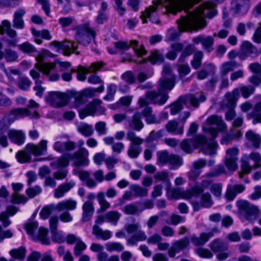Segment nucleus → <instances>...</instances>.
I'll use <instances>...</instances> for the list:
<instances>
[{"instance_id": "obj_1", "label": "nucleus", "mask_w": 261, "mask_h": 261, "mask_svg": "<svg viewBox=\"0 0 261 261\" xmlns=\"http://www.w3.org/2000/svg\"><path fill=\"white\" fill-rule=\"evenodd\" d=\"M199 0H174L173 5L166 7L165 0H158L153 2V5L146 8L142 15L143 23H146L148 19L153 23L160 22L159 13H172L175 14L177 12L184 10L185 15L181 16L180 19L177 21L178 30L170 29L166 34V39L173 41L177 40L180 32L186 31H197L203 29L206 25L205 18H212L217 14L216 5L212 2H206L201 4L194 11H189V9Z\"/></svg>"}, {"instance_id": "obj_2", "label": "nucleus", "mask_w": 261, "mask_h": 261, "mask_svg": "<svg viewBox=\"0 0 261 261\" xmlns=\"http://www.w3.org/2000/svg\"><path fill=\"white\" fill-rule=\"evenodd\" d=\"M226 128V125L222 117L211 116L206 119L204 125L202 126V130L204 132L208 133L212 139L208 141L204 136L198 135L192 139L184 140L180 143V148L185 152L190 153L194 149L201 147L204 154H215L218 143L214 139L217 137L219 132L224 130Z\"/></svg>"}, {"instance_id": "obj_3", "label": "nucleus", "mask_w": 261, "mask_h": 261, "mask_svg": "<svg viewBox=\"0 0 261 261\" xmlns=\"http://www.w3.org/2000/svg\"><path fill=\"white\" fill-rule=\"evenodd\" d=\"M175 76L172 73L169 65H165L162 71V77L158 82V92L155 90L147 91L145 96L141 97L139 99L140 107L148 103H155L162 106L167 101L169 92L175 86Z\"/></svg>"}, {"instance_id": "obj_4", "label": "nucleus", "mask_w": 261, "mask_h": 261, "mask_svg": "<svg viewBox=\"0 0 261 261\" xmlns=\"http://www.w3.org/2000/svg\"><path fill=\"white\" fill-rule=\"evenodd\" d=\"M83 140H79L77 144L80 148L73 153H67L51 163V166L59 168L62 166H68L69 160H75L73 165L76 167L88 166L90 161L88 159L89 151L85 148L82 147L84 145Z\"/></svg>"}, {"instance_id": "obj_5", "label": "nucleus", "mask_w": 261, "mask_h": 261, "mask_svg": "<svg viewBox=\"0 0 261 261\" xmlns=\"http://www.w3.org/2000/svg\"><path fill=\"white\" fill-rule=\"evenodd\" d=\"M206 100V97L203 93L196 95H189L180 96L177 100L171 106L170 112L172 115L177 114L183 109L184 105L188 107L190 105L195 108L199 106L200 102H203Z\"/></svg>"}, {"instance_id": "obj_6", "label": "nucleus", "mask_w": 261, "mask_h": 261, "mask_svg": "<svg viewBox=\"0 0 261 261\" xmlns=\"http://www.w3.org/2000/svg\"><path fill=\"white\" fill-rule=\"evenodd\" d=\"M241 172L239 173L241 178L245 174H249L253 169L261 168V155L257 152H252L250 154H244L241 159Z\"/></svg>"}, {"instance_id": "obj_7", "label": "nucleus", "mask_w": 261, "mask_h": 261, "mask_svg": "<svg viewBox=\"0 0 261 261\" xmlns=\"http://www.w3.org/2000/svg\"><path fill=\"white\" fill-rule=\"evenodd\" d=\"M39 116V113L35 110L32 111L26 108H17L11 110L7 115L4 117L1 123L4 122L7 125H9L15 120L25 117L37 119Z\"/></svg>"}, {"instance_id": "obj_8", "label": "nucleus", "mask_w": 261, "mask_h": 261, "mask_svg": "<svg viewBox=\"0 0 261 261\" xmlns=\"http://www.w3.org/2000/svg\"><path fill=\"white\" fill-rule=\"evenodd\" d=\"M96 36V32L90 27L89 22H86L77 27L74 38L80 44L88 46Z\"/></svg>"}, {"instance_id": "obj_9", "label": "nucleus", "mask_w": 261, "mask_h": 261, "mask_svg": "<svg viewBox=\"0 0 261 261\" xmlns=\"http://www.w3.org/2000/svg\"><path fill=\"white\" fill-rule=\"evenodd\" d=\"M237 205L239 210L242 221L247 220L252 222L255 220L258 212L257 206L243 200L237 201Z\"/></svg>"}, {"instance_id": "obj_10", "label": "nucleus", "mask_w": 261, "mask_h": 261, "mask_svg": "<svg viewBox=\"0 0 261 261\" xmlns=\"http://www.w3.org/2000/svg\"><path fill=\"white\" fill-rule=\"evenodd\" d=\"M212 177H214L208 176V173L202 176L200 184L195 185L191 188V190H186L184 193V197L186 199H190L193 196H198L203 193L213 183Z\"/></svg>"}, {"instance_id": "obj_11", "label": "nucleus", "mask_w": 261, "mask_h": 261, "mask_svg": "<svg viewBox=\"0 0 261 261\" xmlns=\"http://www.w3.org/2000/svg\"><path fill=\"white\" fill-rule=\"evenodd\" d=\"M101 103L102 101L100 99H93L84 109L79 111L80 118L81 119H84L85 117L90 115H101L105 114L106 109L101 106Z\"/></svg>"}, {"instance_id": "obj_12", "label": "nucleus", "mask_w": 261, "mask_h": 261, "mask_svg": "<svg viewBox=\"0 0 261 261\" xmlns=\"http://www.w3.org/2000/svg\"><path fill=\"white\" fill-rule=\"evenodd\" d=\"M126 139L131 142L127 150L128 156L132 159L137 158L142 151V148L140 145L143 143V139L131 130L127 132Z\"/></svg>"}, {"instance_id": "obj_13", "label": "nucleus", "mask_w": 261, "mask_h": 261, "mask_svg": "<svg viewBox=\"0 0 261 261\" xmlns=\"http://www.w3.org/2000/svg\"><path fill=\"white\" fill-rule=\"evenodd\" d=\"M208 246L211 251L217 254L216 258L219 260H224L229 257L227 244L219 238L214 239L210 243Z\"/></svg>"}, {"instance_id": "obj_14", "label": "nucleus", "mask_w": 261, "mask_h": 261, "mask_svg": "<svg viewBox=\"0 0 261 261\" xmlns=\"http://www.w3.org/2000/svg\"><path fill=\"white\" fill-rule=\"evenodd\" d=\"M49 47L55 51L70 56L76 51L77 46L73 41L65 40L61 42L54 41L49 44Z\"/></svg>"}, {"instance_id": "obj_15", "label": "nucleus", "mask_w": 261, "mask_h": 261, "mask_svg": "<svg viewBox=\"0 0 261 261\" xmlns=\"http://www.w3.org/2000/svg\"><path fill=\"white\" fill-rule=\"evenodd\" d=\"M118 238H124L129 246H136L139 242L145 241L147 240V236L144 231L140 230L131 236H126L124 228L115 233Z\"/></svg>"}, {"instance_id": "obj_16", "label": "nucleus", "mask_w": 261, "mask_h": 261, "mask_svg": "<svg viewBox=\"0 0 261 261\" xmlns=\"http://www.w3.org/2000/svg\"><path fill=\"white\" fill-rule=\"evenodd\" d=\"M114 45L117 50H127L132 46L138 57L144 55L146 53L144 47L142 45H139L136 40L130 41L129 43L126 41H117L114 43Z\"/></svg>"}, {"instance_id": "obj_17", "label": "nucleus", "mask_w": 261, "mask_h": 261, "mask_svg": "<svg viewBox=\"0 0 261 261\" xmlns=\"http://www.w3.org/2000/svg\"><path fill=\"white\" fill-rule=\"evenodd\" d=\"M46 101L53 107L60 108L66 106L68 102V97L63 93L51 92L46 97Z\"/></svg>"}, {"instance_id": "obj_18", "label": "nucleus", "mask_w": 261, "mask_h": 261, "mask_svg": "<svg viewBox=\"0 0 261 261\" xmlns=\"http://www.w3.org/2000/svg\"><path fill=\"white\" fill-rule=\"evenodd\" d=\"M103 66V63L101 62L93 63L89 67H85L79 66L77 69H71V72H77V79L79 81L84 82L86 79V74L96 72L99 70Z\"/></svg>"}, {"instance_id": "obj_19", "label": "nucleus", "mask_w": 261, "mask_h": 261, "mask_svg": "<svg viewBox=\"0 0 261 261\" xmlns=\"http://www.w3.org/2000/svg\"><path fill=\"white\" fill-rule=\"evenodd\" d=\"M239 152V150L237 147L230 148L226 150L224 163L229 170L234 171L237 168Z\"/></svg>"}, {"instance_id": "obj_20", "label": "nucleus", "mask_w": 261, "mask_h": 261, "mask_svg": "<svg viewBox=\"0 0 261 261\" xmlns=\"http://www.w3.org/2000/svg\"><path fill=\"white\" fill-rule=\"evenodd\" d=\"M251 0H232L231 4V11L233 14L239 16L244 15L248 11Z\"/></svg>"}, {"instance_id": "obj_21", "label": "nucleus", "mask_w": 261, "mask_h": 261, "mask_svg": "<svg viewBox=\"0 0 261 261\" xmlns=\"http://www.w3.org/2000/svg\"><path fill=\"white\" fill-rule=\"evenodd\" d=\"M47 143V140H42L38 144L29 143L26 145L25 149L36 156L46 154Z\"/></svg>"}, {"instance_id": "obj_22", "label": "nucleus", "mask_w": 261, "mask_h": 261, "mask_svg": "<svg viewBox=\"0 0 261 261\" xmlns=\"http://www.w3.org/2000/svg\"><path fill=\"white\" fill-rule=\"evenodd\" d=\"M190 244V239L188 237L172 242V246L168 249V254L170 257H174L176 253H179L187 248Z\"/></svg>"}, {"instance_id": "obj_23", "label": "nucleus", "mask_w": 261, "mask_h": 261, "mask_svg": "<svg viewBox=\"0 0 261 261\" xmlns=\"http://www.w3.org/2000/svg\"><path fill=\"white\" fill-rule=\"evenodd\" d=\"M241 60H245L249 57H255L258 56L257 48L248 41H244L241 46L239 54Z\"/></svg>"}, {"instance_id": "obj_24", "label": "nucleus", "mask_w": 261, "mask_h": 261, "mask_svg": "<svg viewBox=\"0 0 261 261\" xmlns=\"http://www.w3.org/2000/svg\"><path fill=\"white\" fill-rule=\"evenodd\" d=\"M192 41L195 44L200 43L203 49L207 52H211L213 50L214 39L211 36L200 35L194 38Z\"/></svg>"}, {"instance_id": "obj_25", "label": "nucleus", "mask_w": 261, "mask_h": 261, "mask_svg": "<svg viewBox=\"0 0 261 261\" xmlns=\"http://www.w3.org/2000/svg\"><path fill=\"white\" fill-rule=\"evenodd\" d=\"M213 204L211 194L208 192L203 193L200 202L192 201V205L194 211H198L202 207L208 208Z\"/></svg>"}, {"instance_id": "obj_26", "label": "nucleus", "mask_w": 261, "mask_h": 261, "mask_svg": "<svg viewBox=\"0 0 261 261\" xmlns=\"http://www.w3.org/2000/svg\"><path fill=\"white\" fill-rule=\"evenodd\" d=\"M76 185L75 182L71 180L66 181L60 185L55 190L54 196L56 198H61L63 197L66 193L68 192L72 188Z\"/></svg>"}, {"instance_id": "obj_27", "label": "nucleus", "mask_w": 261, "mask_h": 261, "mask_svg": "<svg viewBox=\"0 0 261 261\" xmlns=\"http://www.w3.org/2000/svg\"><path fill=\"white\" fill-rule=\"evenodd\" d=\"M7 135L10 141L17 145H22L25 142V135L22 130L11 129Z\"/></svg>"}, {"instance_id": "obj_28", "label": "nucleus", "mask_w": 261, "mask_h": 261, "mask_svg": "<svg viewBox=\"0 0 261 261\" xmlns=\"http://www.w3.org/2000/svg\"><path fill=\"white\" fill-rule=\"evenodd\" d=\"M214 232L211 231L208 232L201 233L199 237L192 235L190 238L191 243L195 246H203L209 239L214 237Z\"/></svg>"}, {"instance_id": "obj_29", "label": "nucleus", "mask_w": 261, "mask_h": 261, "mask_svg": "<svg viewBox=\"0 0 261 261\" xmlns=\"http://www.w3.org/2000/svg\"><path fill=\"white\" fill-rule=\"evenodd\" d=\"M240 97L239 89L235 88L232 92H227L224 96V104L229 109H233L236 105V101Z\"/></svg>"}, {"instance_id": "obj_30", "label": "nucleus", "mask_w": 261, "mask_h": 261, "mask_svg": "<svg viewBox=\"0 0 261 261\" xmlns=\"http://www.w3.org/2000/svg\"><path fill=\"white\" fill-rule=\"evenodd\" d=\"M36 60L37 63L35 64V67L41 71L43 74H48L49 70L54 69L55 68L54 63L44 62V56L42 54H39Z\"/></svg>"}, {"instance_id": "obj_31", "label": "nucleus", "mask_w": 261, "mask_h": 261, "mask_svg": "<svg viewBox=\"0 0 261 261\" xmlns=\"http://www.w3.org/2000/svg\"><path fill=\"white\" fill-rule=\"evenodd\" d=\"M138 104L140 108H142V107H140L139 102ZM149 104H150L149 102L144 106V107H146L142 110L141 113V116L142 115L145 118V121L147 124L158 123L159 122L157 120L156 116L152 113V108L148 106ZM150 104L151 103H150Z\"/></svg>"}, {"instance_id": "obj_32", "label": "nucleus", "mask_w": 261, "mask_h": 261, "mask_svg": "<svg viewBox=\"0 0 261 261\" xmlns=\"http://www.w3.org/2000/svg\"><path fill=\"white\" fill-rule=\"evenodd\" d=\"M77 202L72 199L62 200L56 205V210L59 212L64 210L73 211L76 208Z\"/></svg>"}, {"instance_id": "obj_33", "label": "nucleus", "mask_w": 261, "mask_h": 261, "mask_svg": "<svg viewBox=\"0 0 261 261\" xmlns=\"http://www.w3.org/2000/svg\"><path fill=\"white\" fill-rule=\"evenodd\" d=\"M129 127L137 131L141 130L144 124L141 119V114L137 112H135L133 115L132 119L129 121Z\"/></svg>"}, {"instance_id": "obj_34", "label": "nucleus", "mask_w": 261, "mask_h": 261, "mask_svg": "<svg viewBox=\"0 0 261 261\" xmlns=\"http://www.w3.org/2000/svg\"><path fill=\"white\" fill-rule=\"evenodd\" d=\"M24 10L18 8L15 12L14 19L13 21V27L17 29H22L24 27V23L22 19L23 16L25 14Z\"/></svg>"}, {"instance_id": "obj_35", "label": "nucleus", "mask_w": 261, "mask_h": 261, "mask_svg": "<svg viewBox=\"0 0 261 261\" xmlns=\"http://www.w3.org/2000/svg\"><path fill=\"white\" fill-rule=\"evenodd\" d=\"M83 214L82 221L83 222L88 221L94 214V208L91 202L88 201L85 202L83 206Z\"/></svg>"}, {"instance_id": "obj_36", "label": "nucleus", "mask_w": 261, "mask_h": 261, "mask_svg": "<svg viewBox=\"0 0 261 261\" xmlns=\"http://www.w3.org/2000/svg\"><path fill=\"white\" fill-rule=\"evenodd\" d=\"M245 137L249 142L251 143L253 147L258 148L260 147L261 137L259 134L252 130H249L246 133Z\"/></svg>"}, {"instance_id": "obj_37", "label": "nucleus", "mask_w": 261, "mask_h": 261, "mask_svg": "<svg viewBox=\"0 0 261 261\" xmlns=\"http://www.w3.org/2000/svg\"><path fill=\"white\" fill-rule=\"evenodd\" d=\"M92 233L96 236L98 239H102L103 240L109 239L112 236L111 231L108 230H103L96 225H94L93 227Z\"/></svg>"}, {"instance_id": "obj_38", "label": "nucleus", "mask_w": 261, "mask_h": 261, "mask_svg": "<svg viewBox=\"0 0 261 261\" xmlns=\"http://www.w3.org/2000/svg\"><path fill=\"white\" fill-rule=\"evenodd\" d=\"M166 128L168 132L174 135L182 134L184 132L183 125L179 126L177 122L174 120L169 121L166 124Z\"/></svg>"}, {"instance_id": "obj_39", "label": "nucleus", "mask_w": 261, "mask_h": 261, "mask_svg": "<svg viewBox=\"0 0 261 261\" xmlns=\"http://www.w3.org/2000/svg\"><path fill=\"white\" fill-rule=\"evenodd\" d=\"M239 64L234 61H229L223 63L220 67V74L222 76H226L229 71H232L235 68L238 67Z\"/></svg>"}, {"instance_id": "obj_40", "label": "nucleus", "mask_w": 261, "mask_h": 261, "mask_svg": "<svg viewBox=\"0 0 261 261\" xmlns=\"http://www.w3.org/2000/svg\"><path fill=\"white\" fill-rule=\"evenodd\" d=\"M9 254L12 257V259L22 260L24 259L26 254V249L23 246H20L16 249H13L9 251Z\"/></svg>"}, {"instance_id": "obj_41", "label": "nucleus", "mask_w": 261, "mask_h": 261, "mask_svg": "<svg viewBox=\"0 0 261 261\" xmlns=\"http://www.w3.org/2000/svg\"><path fill=\"white\" fill-rule=\"evenodd\" d=\"M121 216V214L116 211H109L105 214L106 221L116 225Z\"/></svg>"}, {"instance_id": "obj_42", "label": "nucleus", "mask_w": 261, "mask_h": 261, "mask_svg": "<svg viewBox=\"0 0 261 261\" xmlns=\"http://www.w3.org/2000/svg\"><path fill=\"white\" fill-rule=\"evenodd\" d=\"M17 47L19 50L28 55H32L37 51L36 47L28 41L17 45Z\"/></svg>"}, {"instance_id": "obj_43", "label": "nucleus", "mask_w": 261, "mask_h": 261, "mask_svg": "<svg viewBox=\"0 0 261 261\" xmlns=\"http://www.w3.org/2000/svg\"><path fill=\"white\" fill-rule=\"evenodd\" d=\"M121 211L126 215H138L142 212L138 207V203H132L125 205Z\"/></svg>"}, {"instance_id": "obj_44", "label": "nucleus", "mask_w": 261, "mask_h": 261, "mask_svg": "<svg viewBox=\"0 0 261 261\" xmlns=\"http://www.w3.org/2000/svg\"><path fill=\"white\" fill-rule=\"evenodd\" d=\"M238 88L239 89V93L240 94V92L242 97L245 99L249 98L255 92V88L252 85L245 86L241 84Z\"/></svg>"}, {"instance_id": "obj_45", "label": "nucleus", "mask_w": 261, "mask_h": 261, "mask_svg": "<svg viewBox=\"0 0 261 261\" xmlns=\"http://www.w3.org/2000/svg\"><path fill=\"white\" fill-rule=\"evenodd\" d=\"M77 128L79 132L86 137L92 136L94 133L92 126L84 122L80 123Z\"/></svg>"}, {"instance_id": "obj_46", "label": "nucleus", "mask_w": 261, "mask_h": 261, "mask_svg": "<svg viewBox=\"0 0 261 261\" xmlns=\"http://www.w3.org/2000/svg\"><path fill=\"white\" fill-rule=\"evenodd\" d=\"M30 152L25 150H20L16 154V158L17 161L21 164L30 162L31 160L32 156Z\"/></svg>"}, {"instance_id": "obj_47", "label": "nucleus", "mask_w": 261, "mask_h": 261, "mask_svg": "<svg viewBox=\"0 0 261 261\" xmlns=\"http://www.w3.org/2000/svg\"><path fill=\"white\" fill-rule=\"evenodd\" d=\"M203 57V53L202 51H197L193 56V60L191 61L192 67L195 69H198L202 63V59Z\"/></svg>"}, {"instance_id": "obj_48", "label": "nucleus", "mask_w": 261, "mask_h": 261, "mask_svg": "<svg viewBox=\"0 0 261 261\" xmlns=\"http://www.w3.org/2000/svg\"><path fill=\"white\" fill-rule=\"evenodd\" d=\"M104 90L103 86H100V87L95 88L92 87L84 89L82 91V95L86 97L92 98L95 96L96 92L101 93Z\"/></svg>"}, {"instance_id": "obj_49", "label": "nucleus", "mask_w": 261, "mask_h": 261, "mask_svg": "<svg viewBox=\"0 0 261 261\" xmlns=\"http://www.w3.org/2000/svg\"><path fill=\"white\" fill-rule=\"evenodd\" d=\"M164 60L163 55L157 50L152 51L149 57V60L152 64H161L164 61Z\"/></svg>"}, {"instance_id": "obj_50", "label": "nucleus", "mask_w": 261, "mask_h": 261, "mask_svg": "<svg viewBox=\"0 0 261 261\" xmlns=\"http://www.w3.org/2000/svg\"><path fill=\"white\" fill-rule=\"evenodd\" d=\"M106 249L108 251L120 252L124 250V246L119 242H107L105 245Z\"/></svg>"}, {"instance_id": "obj_51", "label": "nucleus", "mask_w": 261, "mask_h": 261, "mask_svg": "<svg viewBox=\"0 0 261 261\" xmlns=\"http://www.w3.org/2000/svg\"><path fill=\"white\" fill-rule=\"evenodd\" d=\"M170 154L166 151H160L157 153V164L158 165H164L168 163Z\"/></svg>"}, {"instance_id": "obj_52", "label": "nucleus", "mask_w": 261, "mask_h": 261, "mask_svg": "<svg viewBox=\"0 0 261 261\" xmlns=\"http://www.w3.org/2000/svg\"><path fill=\"white\" fill-rule=\"evenodd\" d=\"M129 189L134 192V194L138 196L144 197L147 195L148 190L143 188L137 185H132L129 186Z\"/></svg>"}, {"instance_id": "obj_53", "label": "nucleus", "mask_w": 261, "mask_h": 261, "mask_svg": "<svg viewBox=\"0 0 261 261\" xmlns=\"http://www.w3.org/2000/svg\"><path fill=\"white\" fill-rule=\"evenodd\" d=\"M50 166L53 167H54L56 169H58L57 171L54 172L53 174L54 177L56 179L63 180L66 177L68 171L67 169L64 168L65 167V166H62L59 168H56L55 166H51V164Z\"/></svg>"}, {"instance_id": "obj_54", "label": "nucleus", "mask_w": 261, "mask_h": 261, "mask_svg": "<svg viewBox=\"0 0 261 261\" xmlns=\"http://www.w3.org/2000/svg\"><path fill=\"white\" fill-rule=\"evenodd\" d=\"M48 230L46 228L40 227L39 229V233L38 234V239L41 242L42 244H49V239L47 237Z\"/></svg>"}, {"instance_id": "obj_55", "label": "nucleus", "mask_w": 261, "mask_h": 261, "mask_svg": "<svg viewBox=\"0 0 261 261\" xmlns=\"http://www.w3.org/2000/svg\"><path fill=\"white\" fill-rule=\"evenodd\" d=\"M56 210V205L50 204L44 206L40 212V216L42 219L45 220L48 218L54 210Z\"/></svg>"}, {"instance_id": "obj_56", "label": "nucleus", "mask_w": 261, "mask_h": 261, "mask_svg": "<svg viewBox=\"0 0 261 261\" xmlns=\"http://www.w3.org/2000/svg\"><path fill=\"white\" fill-rule=\"evenodd\" d=\"M32 84V82L27 77H20L18 82L19 88L23 91H27Z\"/></svg>"}, {"instance_id": "obj_57", "label": "nucleus", "mask_w": 261, "mask_h": 261, "mask_svg": "<svg viewBox=\"0 0 261 261\" xmlns=\"http://www.w3.org/2000/svg\"><path fill=\"white\" fill-rule=\"evenodd\" d=\"M196 254L200 257L211 259L213 257L214 254L212 251L204 248H198L196 249Z\"/></svg>"}, {"instance_id": "obj_58", "label": "nucleus", "mask_w": 261, "mask_h": 261, "mask_svg": "<svg viewBox=\"0 0 261 261\" xmlns=\"http://www.w3.org/2000/svg\"><path fill=\"white\" fill-rule=\"evenodd\" d=\"M168 163L172 166L173 168L177 169L182 164V161L181 158L178 156L171 154Z\"/></svg>"}, {"instance_id": "obj_59", "label": "nucleus", "mask_w": 261, "mask_h": 261, "mask_svg": "<svg viewBox=\"0 0 261 261\" xmlns=\"http://www.w3.org/2000/svg\"><path fill=\"white\" fill-rule=\"evenodd\" d=\"M141 226L138 223L127 224L124 226V230L128 234H134L138 231L141 230Z\"/></svg>"}, {"instance_id": "obj_60", "label": "nucleus", "mask_w": 261, "mask_h": 261, "mask_svg": "<svg viewBox=\"0 0 261 261\" xmlns=\"http://www.w3.org/2000/svg\"><path fill=\"white\" fill-rule=\"evenodd\" d=\"M27 198L23 195H20L19 193H13L11 195V202L14 204L25 203Z\"/></svg>"}, {"instance_id": "obj_61", "label": "nucleus", "mask_w": 261, "mask_h": 261, "mask_svg": "<svg viewBox=\"0 0 261 261\" xmlns=\"http://www.w3.org/2000/svg\"><path fill=\"white\" fill-rule=\"evenodd\" d=\"M42 192V189L39 186L28 188L25 191L26 194L30 198H33Z\"/></svg>"}, {"instance_id": "obj_62", "label": "nucleus", "mask_w": 261, "mask_h": 261, "mask_svg": "<svg viewBox=\"0 0 261 261\" xmlns=\"http://www.w3.org/2000/svg\"><path fill=\"white\" fill-rule=\"evenodd\" d=\"M117 87L114 84L110 85L107 89V94L103 97V99L111 101L114 99V96L116 91Z\"/></svg>"}, {"instance_id": "obj_63", "label": "nucleus", "mask_w": 261, "mask_h": 261, "mask_svg": "<svg viewBox=\"0 0 261 261\" xmlns=\"http://www.w3.org/2000/svg\"><path fill=\"white\" fill-rule=\"evenodd\" d=\"M121 77L127 84H134L136 81V77L130 71H127L123 73Z\"/></svg>"}, {"instance_id": "obj_64", "label": "nucleus", "mask_w": 261, "mask_h": 261, "mask_svg": "<svg viewBox=\"0 0 261 261\" xmlns=\"http://www.w3.org/2000/svg\"><path fill=\"white\" fill-rule=\"evenodd\" d=\"M87 248V245L81 239L77 242L74 248V254L75 256H79Z\"/></svg>"}]
</instances>
